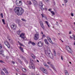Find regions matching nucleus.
I'll return each mask as SVG.
<instances>
[{"instance_id": "nucleus-20", "label": "nucleus", "mask_w": 75, "mask_h": 75, "mask_svg": "<svg viewBox=\"0 0 75 75\" xmlns=\"http://www.w3.org/2000/svg\"><path fill=\"white\" fill-rule=\"evenodd\" d=\"M40 7H42L43 6V4H42V3L41 2H40Z\"/></svg>"}, {"instance_id": "nucleus-5", "label": "nucleus", "mask_w": 75, "mask_h": 75, "mask_svg": "<svg viewBox=\"0 0 75 75\" xmlns=\"http://www.w3.org/2000/svg\"><path fill=\"white\" fill-rule=\"evenodd\" d=\"M16 4L17 5V6H20L22 4V2H21V1H19L18 0H17L16 1Z\"/></svg>"}, {"instance_id": "nucleus-17", "label": "nucleus", "mask_w": 75, "mask_h": 75, "mask_svg": "<svg viewBox=\"0 0 75 75\" xmlns=\"http://www.w3.org/2000/svg\"><path fill=\"white\" fill-rule=\"evenodd\" d=\"M19 48L21 50L22 52H24V50H23V49L21 47H19Z\"/></svg>"}, {"instance_id": "nucleus-42", "label": "nucleus", "mask_w": 75, "mask_h": 75, "mask_svg": "<svg viewBox=\"0 0 75 75\" xmlns=\"http://www.w3.org/2000/svg\"><path fill=\"white\" fill-rule=\"evenodd\" d=\"M44 66H45L47 65V63H44Z\"/></svg>"}, {"instance_id": "nucleus-24", "label": "nucleus", "mask_w": 75, "mask_h": 75, "mask_svg": "<svg viewBox=\"0 0 75 75\" xmlns=\"http://www.w3.org/2000/svg\"><path fill=\"white\" fill-rule=\"evenodd\" d=\"M1 75H5V74H4V73L2 71L1 72Z\"/></svg>"}, {"instance_id": "nucleus-55", "label": "nucleus", "mask_w": 75, "mask_h": 75, "mask_svg": "<svg viewBox=\"0 0 75 75\" xmlns=\"http://www.w3.org/2000/svg\"><path fill=\"white\" fill-rule=\"evenodd\" d=\"M70 38H71V39H72V38H73L72 37H71V36H70Z\"/></svg>"}, {"instance_id": "nucleus-9", "label": "nucleus", "mask_w": 75, "mask_h": 75, "mask_svg": "<svg viewBox=\"0 0 75 75\" xmlns=\"http://www.w3.org/2000/svg\"><path fill=\"white\" fill-rule=\"evenodd\" d=\"M38 45L39 47H42L43 46V44H42V42H39L38 43Z\"/></svg>"}, {"instance_id": "nucleus-48", "label": "nucleus", "mask_w": 75, "mask_h": 75, "mask_svg": "<svg viewBox=\"0 0 75 75\" xmlns=\"http://www.w3.org/2000/svg\"><path fill=\"white\" fill-rule=\"evenodd\" d=\"M17 33L19 34L20 33V32L18 31L17 32Z\"/></svg>"}, {"instance_id": "nucleus-63", "label": "nucleus", "mask_w": 75, "mask_h": 75, "mask_svg": "<svg viewBox=\"0 0 75 75\" xmlns=\"http://www.w3.org/2000/svg\"><path fill=\"white\" fill-rule=\"evenodd\" d=\"M74 45H75V42H74Z\"/></svg>"}, {"instance_id": "nucleus-52", "label": "nucleus", "mask_w": 75, "mask_h": 75, "mask_svg": "<svg viewBox=\"0 0 75 75\" xmlns=\"http://www.w3.org/2000/svg\"><path fill=\"white\" fill-rule=\"evenodd\" d=\"M48 10L49 11H50L51 10V9H49Z\"/></svg>"}, {"instance_id": "nucleus-14", "label": "nucleus", "mask_w": 75, "mask_h": 75, "mask_svg": "<svg viewBox=\"0 0 75 75\" xmlns=\"http://www.w3.org/2000/svg\"><path fill=\"white\" fill-rule=\"evenodd\" d=\"M33 3L34 5H36V4H37V1H35V0H33Z\"/></svg>"}, {"instance_id": "nucleus-36", "label": "nucleus", "mask_w": 75, "mask_h": 75, "mask_svg": "<svg viewBox=\"0 0 75 75\" xmlns=\"http://www.w3.org/2000/svg\"><path fill=\"white\" fill-rule=\"evenodd\" d=\"M18 62L20 64H22V62H21V61L20 60H19Z\"/></svg>"}, {"instance_id": "nucleus-32", "label": "nucleus", "mask_w": 75, "mask_h": 75, "mask_svg": "<svg viewBox=\"0 0 75 75\" xmlns=\"http://www.w3.org/2000/svg\"><path fill=\"white\" fill-rule=\"evenodd\" d=\"M41 8L42 10H44V8L42 7V6H41Z\"/></svg>"}, {"instance_id": "nucleus-8", "label": "nucleus", "mask_w": 75, "mask_h": 75, "mask_svg": "<svg viewBox=\"0 0 75 75\" xmlns=\"http://www.w3.org/2000/svg\"><path fill=\"white\" fill-rule=\"evenodd\" d=\"M11 27L13 30H16L17 27V26L13 24L11 25Z\"/></svg>"}, {"instance_id": "nucleus-56", "label": "nucleus", "mask_w": 75, "mask_h": 75, "mask_svg": "<svg viewBox=\"0 0 75 75\" xmlns=\"http://www.w3.org/2000/svg\"><path fill=\"white\" fill-rule=\"evenodd\" d=\"M57 26H59V25L58 24H57Z\"/></svg>"}, {"instance_id": "nucleus-6", "label": "nucleus", "mask_w": 75, "mask_h": 75, "mask_svg": "<svg viewBox=\"0 0 75 75\" xmlns=\"http://www.w3.org/2000/svg\"><path fill=\"white\" fill-rule=\"evenodd\" d=\"M41 70L44 73V74H47L48 72H47V70L44 68H42L41 69Z\"/></svg>"}, {"instance_id": "nucleus-21", "label": "nucleus", "mask_w": 75, "mask_h": 75, "mask_svg": "<svg viewBox=\"0 0 75 75\" xmlns=\"http://www.w3.org/2000/svg\"><path fill=\"white\" fill-rule=\"evenodd\" d=\"M50 66L53 69H54V70H55V67H54V66L52 64H50Z\"/></svg>"}, {"instance_id": "nucleus-53", "label": "nucleus", "mask_w": 75, "mask_h": 75, "mask_svg": "<svg viewBox=\"0 0 75 75\" xmlns=\"http://www.w3.org/2000/svg\"><path fill=\"white\" fill-rule=\"evenodd\" d=\"M41 16H42V18H43V17H44V16H43V14H41Z\"/></svg>"}, {"instance_id": "nucleus-13", "label": "nucleus", "mask_w": 75, "mask_h": 75, "mask_svg": "<svg viewBox=\"0 0 75 75\" xmlns=\"http://www.w3.org/2000/svg\"><path fill=\"white\" fill-rule=\"evenodd\" d=\"M3 71H5V73H8V71H7V69H6V68H4L3 69Z\"/></svg>"}, {"instance_id": "nucleus-51", "label": "nucleus", "mask_w": 75, "mask_h": 75, "mask_svg": "<svg viewBox=\"0 0 75 75\" xmlns=\"http://www.w3.org/2000/svg\"><path fill=\"white\" fill-rule=\"evenodd\" d=\"M45 23H46V24H48V22H47V21H45Z\"/></svg>"}, {"instance_id": "nucleus-45", "label": "nucleus", "mask_w": 75, "mask_h": 75, "mask_svg": "<svg viewBox=\"0 0 75 75\" xmlns=\"http://www.w3.org/2000/svg\"><path fill=\"white\" fill-rule=\"evenodd\" d=\"M9 41H10V40H11V41H10V42H12V41H13V40H11L10 39H9Z\"/></svg>"}, {"instance_id": "nucleus-59", "label": "nucleus", "mask_w": 75, "mask_h": 75, "mask_svg": "<svg viewBox=\"0 0 75 75\" xmlns=\"http://www.w3.org/2000/svg\"><path fill=\"white\" fill-rule=\"evenodd\" d=\"M45 10H47V8H45Z\"/></svg>"}, {"instance_id": "nucleus-54", "label": "nucleus", "mask_w": 75, "mask_h": 75, "mask_svg": "<svg viewBox=\"0 0 75 75\" xmlns=\"http://www.w3.org/2000/svg\"><path fill=\"white\" fill-rule=\"evenodd\" d=\"M69 34H71V32H69Z\"/></svg>"}, {"instance_id": "nucleus-43", "label": "nucleus", "mask_w": 75, "mask_h": 75, "mask_svg": "<svg viewBox=\"0 0 75 75\" xmlns=\"http://www.w3.org/2000/svg\"><path fill=\"white\" fill-rule=\"evenodd\" d=\"M73 38L74 39V40H75V35H73Z\"/></svg>"}, {"instance_id": "nucleus-47", "label": "nucleus", "mask_w": 75, "mask_h": 75, "mask_svg": "<svg viewBox=\"0 0 75 75\" xmlns=\"http://www.w3.org/2000/svg\"><path fill=\"white\" fill-rule=\"evenodd\" d=\"M59 21L61 23L62 22V20H59Z\"/></svg>"}, {"instance_id": "nucleus-18", "label": "nucleus", "mask_w": 75, "mask_h": 75, "mask_svg": "<svg viewBox=\"0 0 75 75\" xmlns=\"http://www.w3.org/2000/svg\"><path fill=\"white\" fill-rule=\"evenodd\" d=\"M31 56L33 58H34V59H35V56L33 54H32L31 55Z\"/></svg>"}, {"instance_id": "nucleus-49", "label": "nucleus", "mask_w": 75, "mask_h": 75, "mask_svg": "<svg viewBox=\"0 0 75 75\" xmlns=\"http://www.w3.org/2000/svg\"><path fill=\"white\" fill-rule=\"evenodd\" d=\"M43 37H45V35H42Z\"/></svg>"}, {"instance_id": "nucleus-23", "label": "nucleus", "mask_w": 75, "mask_h": 75, "mask_svg": "<svg viewBox=\"0 0 75 75\" xmlns=\"http://www.w3.org/2000/svg\"><path fill=\"white\" fill-rule=\"evenodd\" d=\"M48 40V41H49L51 43V44H53V42H52V41H51V38Z\"/></svg>"}, {"instance_id": "nucleus-39", "label": "nucleus", "mask_w": 75, "mask_h": 75, "mask_svg": "<svg viewBox=\"0 0 75 75\" xmlns=\"http://www.w3.org/2000/svg\"><path fill=\"white\" fill-rule=\"evenodd\" d=\"M71 15L72 17H73L74 16V14L72 13H71Z\"/></svg>"}, {"instance_id": "nucleus-10", "label": "nucleus", "mask_w": 75, "mask_h": 75, "mask_svg": "<svg viewBox=\"0 0 75 75\" xmlns=\"http://www.w3.org/2000/svg\"><path fill=\"white\" fill-rule=\"evenodd\" d=\"M47 54H50V53H51V51H50V48L48 47H47Z\"/></svg>"}, {"instance_id": "nucleus-16", "label": "nucleus", "mask_w": 75, "mask_h": 75, "mask_svg": "<svg viewBox=\"0 0 75 75\" xmlns=\"http://www.w3.org/2000/svg\"><path fill=\"white\" fill-rule=\"evenodd\" d=\"M65 74L66 75H69L68 74V71L67 70H65L64 71Z\"/></svg>"}, {"instance_id": "nucleus-11", "label": "nucleus", "mask_w": 75, "mask_h": 75, "mask_svg": "<svg viewBox=\"0 0 75 75\" xmlns=\"http://www.w3.org/2000/svg\"><path fill=\"white\" fill-rule=\"evenodd\" d=\"M49 56V57L50 58H53V55L51 53H50V54H47Z\"/></svg>"}, {"instance_id": "nucleus-27", "label": "nucleus", "mask_w": 75, "mask_h": 75, "mask_svg": "<svg viewBox=\"0 0 75 75\" xmlns=\"http://www.w3.org/2000/svg\"><path fill=\"white\" fill-rule=\"evenodd\" d=\"M53 52H54V56H56V52H55V51L54 50Z\"/></svg>"}, {"instance_id": "nucleus-60", "label": "nucleus", "mask_w": 75, "mask_h": 75, "mask_svg": "<svg viewBox=\"0 0 75 75\" xmlns=\"http://www.w3.org/2000/svg\"><path fill=\"white\" fill-rule=\"evenodd\" d=\"M41 34L42 35L43 34V33L42 31L41 32Z\"/></svg>"}, {"instance_id": "nucleus-41", "label": "nucleus", "mask_w": 75, "mask_h": 75, "mask_svg": "<svg viewBox=\"0 0 75 75\" xmlns=\"http://www.w3.org/2000/svg\"><path fill=\"white\" fill-rule=\"evenodd\" d=\"M48 64H49V65H50V64H51V62H47Z\"/></svg>"}, {"instance_id": "nucleus-25", "label": "nucleus", "mask_w": 75, "mask_h": 75, "mask_svg": "<svg viewBox=\"0 0 75 75\" xmlns=\"http://www.w3.org/2000/svg\"><path fill=\"white\" fill-rule=\"evenodd\" d=\"M40 25L42 28H44V25H43V23H42V22H41V24Z\"/></svg>"}, {"instance_id": "nucleus-19", "label": "nucleus", "mask_w": 75, "mask_h": 75, "mask_svg": "<svg viewBox=\"0 0 75 75\" xmlns=\"http://www.w3.org/2000/svg\"><path fill=\"white\" fill-rule=\"evenodd\" d=\"M22 71H23V72H25V71H26V69L24 68H23L22 69Z\"/></svg>"}, {"instance_id": "nucleus-38", "label": "nucleus", "mask_w": 75, "mask_h": 75, "mask_svg": "<svg viewBox=\"0 0 75 75\" xmlns=\"http://www.w3.org/2000/svg\"><path fill=\"white\" fill-rule=\"evenodd\" d=\"M1 17L2 18H3V14L2 13H1Z\"/></svg>"}, {"instance_id": "nucleus-12", "label": "nucleus", "mask_w": 75, "mask_h": 75, "mask_svg": "<svg viewBox=\"0 0 75 75\" xmlns=\"http://www.w3.org/2000/svg\"><path fill=\"white\" fill-rule=\"evenodd\" d=\"M44 41L45 44H47V45H48V44H49V43L48 42V41H47V39H44Z\"/></svg>"}, {"instance_id": "nucleus-7", "label": "nucleus", "mask_w": 75, "mask_h": 75, "mask_svg": "<svg viewBox=\"0 0 75 75\" xmlns=\"http://www.w3.org/2000/svg\"><path fill=\"white\" fill-rule=\"evenodd\" d=\"M29 67H30V68H32L33 69H34V68H35V66H34V64L32 62L30 63Z\"/></svg>"}, {"instance_id": "nucleus-30", "label": "nucleus", "mask_w": 75, "mask_h": 75, "mask_svg": "<svg viewBox=\"0 0 75 75\" xmlns=\"http://www.w3.org/2000/svg\"><path fill=\"white\" fill-rule=\"evenodd\" d=\"M51 13L52 14H53V15H54L55 14V13H54V12L53 11H50Z\"/></svg>"}, {"instance_id": "nucleus-2", "label": "nucleus", "mask_w": 75, "mask_h": 75, "mask_svg": "<svg viewBox=\"0 0 75 75\" xmlns=\"http://www.w3.org/2000/svg\"><path fill=\"white\" fill-rule=\"evenodd\" d=\"M39 34L36 33L35 34L34 37V38L35 40H38L39 38Z\"/></svg>"}, {"instance_id": "nucleus-26", "label": "nucleus", "mask_w": 75, "mask_h": 75, "mask_svg": "<svg viewBox=\"0 0 75 75\" xmlns=\"http://www.w3.org/2000/svg\"><path fill=\"white\" fill-rule=\"evenodd\" d=\"M18 42L19 43V45H21V46H23V47H24V46H23V44L21 43L20 42Z\"/></svg>"}, {"instance_id": "nucleus-35", "label": "nucleus", "mask_w": 75, "mask_h": 75, "mask_svg": "<svg viewBox=\"0 0 75 75\" xmlns=\"http://www.w3.org/2000/svg\"><path fill=\"white\" fill-rule=\"evenodd\" d=\"M0 62H1V63H4V62H3V61L1 60H0Z\"/></svg>"}, {"instance_id": "nucleus-57", "label": "nucleus", "mask_w": 75, "mask_h": 75, "mask_svg": "<svg viewBox=\"0 0 75 75\" xmlns=\"http://www.w3.org/2000/svg\"><path fill=\"white\" fill-rule=\"evenodd\" d=\"M41 23H42V21H41L40 22V25L41 24Z\"/></svg>"}, {"instance_id": "nucleus-4", "label": "nucleus", "mask_w": 75, "mask_h": 75, "mask_svg": "<svg viewBox=\"0 0 75 75\" xmlns=\"http://www.w3.org/2000/svg\"><path fill=\"white\" fill-rule=\"evenodd\" d=\"M25 34L24 33H21L20 34V37H21L22 39H23V40H26V38L24 36Z\"/></svg>"}, {"instance_id": "nucleus-64", "label": "nucleus", "mask_w": 75, "mask_h": 75, "mask_svg": "<svg viewBox=\"0 0 75 75\" xmlns=\"http://www.w3.org/2000/svg\"><path fill=\"white\" fill-rule=\"evenodd\" d=\"M62 6H64V4H62Z\"/></svg>"}, {"instance_id": "nucleus-44", "label": "nucleus", "mask_w": 75, "mask_h": 75, "mask_svg": "<svg viewBox=\"0 0 75 75\" xmlns=\"http://www.w3.org/2000/svg\"><path fill=\"white\" fill-rule=\"evenodd\" d=\"M47 38L48 40L49 39H50V37L49 36H47Z\"/></svg>"}, {"instance_id": "nucleus-62", "label": "nucleus", "mask_w": 75, "mask_h": 75, "mask_svg": "<svg viewBox=\"0 0 75 75\" xmlns=\"http://www.w3.org/2000/svg\"><path fill=\"white\" fill-rule=\"evenodd\" d=\"M48 27H50V25H48V24H47Z\"/></svg>"}, {"instance_id": "nucleus-37", "label": "nucleus", "mask_w": 75, "mask_h": 75, "mask_svg": "<svg viewBox=\"0 0 75 75\" xmlns=\"http://www.w3.org/2000/svg\"><path fill=\"white\" fill-rule=\"evenodd\" d=\"M61 59H62V61H63V57H62V56H61Z\"/></svg>"}, {"instance_id": "nucleus-46", "label": "nucleus", "mask_w": 75, "mask_h": 75, "mask_svg": "<svg viewBox=\"0 0 75 75\" xmlns=\"http://www.w3.org/2000/svg\"><path fill=\"white\" fill-rule=\"evenodd\" d=\"M29 4L30 5V4H31V1H29Z\"/></svg>"}, {"instance_id": "nucleus-50", "label": "nucleus", "mask_w": 75, "mask_h": 75, "mask_svg": "<svg viewBox=\"0 0 75 75\" xmlns=\"http://www.w3.org/2000/svg\"><path fill=\"white\" fill-rule=\"evenodd\" d=\"M12 63L13 64H15V62L14 61H12Z\"/></svg>"}, {"instance_id": "nucleus-34", "label": "nucleus", "mask_w": 75, "mask_h": 75, "mask_svg": "<svg viewBox=\"0 0 75 75\" xmlns=\"http://www.w3.org/2000/svg\"><path fill=\"white\" fill-rule=\"evenodd\" d=\"M21 20H22V21H26L25 20V19H23V18H22Z\"/></svg>"}, {"instance_id": "nucleus-58", "label": "nucleus", "mask_w": 75, "mask_h": 75, "mask_svg": "<svg viewBox=\"0 0 75 75\" xmlns=\"http://www.w3.org/2000/svg\"><path fill=\"white\" fill-rule=\"evenodd\" d=\"M21 58H24V57H23L22 56H21Z\"/></svg>"}, {"instance_id": "nucleus-1", "label": "nucleus", "mask_w": 75, "mask_h": 75, "mask_svg": "<svg viewBox=\"0 0 75 75\" xmlns=\"http://www.w3.org/2000/svg\"><path fill=\"white\" fill-rule=\"evenodd\" d=\"M14 10L16 13L17 14L18 16H20L23 14V13H24V10L22 8L19 7H15L14 9Z\"/></svg>"}, {"instance_id": "nucleus-31", "label": "nucleus", "mask_w": 75, "mask_h": 75, "mask_svg": "<svg viewBox=\"0 0 75 75\" xmlns=\"http://www.w3.org/2000/svg\"><path fill=\"white\" fill-rule=\"evenodd\" d=\"M2 22L4 23V24H5V22L4 21V19H2Z\"/></svg>"}, {"instance_id": "nucleus-22", "label": "nucleus", "mask_w": 75, "mask_h": 75, "mask_svg": "<svg viewBox=\"0 0 75 75\" xmlns=\"http://www.w3.org/2000/svg\"><path fill=\"white\" fill-rule=\"evenodd\" d=\"M0 52H1V54H2L3 56H4V54H3V50H1L0 51Z\"/></svg>"}, {"instance_id": "nucleus-40", "label": "nucleus", "mask_w": 75, "mask_h": 75, "mask_svg": "<svg viewBox=\"0 0 75 75\" xmlns=\"http://www.w3.org/2000/svg\"><path fill=\"white\" fill-rule=\"evenodd\" d=\"M2 48V45L0 44V49H1Z\"/></svg>"}, {"instance_id": "nucleus-61", "label": "nucleus", "mask_w": 75, "mask_h": 75, "mask_svg": "<svg viewBox=\"0 0 75 75\" xmlns=\"http://www.w3.org/2000/svg\"><path fill=\"white\" fill-rule=\"evenodd\" d=\"M37 62H39V61H38V60H37Z\"/></svg>"}, {"instance_id": "nucleus-3", "label": "nucleus", "mask_w": 75, "mask_h": 75, "mask_svg": "<svg viewBox=\"0 0 75 75\" xmlns=\"http://www.w3.org/2000/svg\"><path fill=\"white\" fill-rule=\"evenodd\" d=\"M66 48L67 51H68V52H69L70 53H71L72 52V49H71V48H70L69 46H66Z\"/></svg>"}, {"instance_id": "nucleus-28", "label": "nucleus", "mask_w": 75, "mask_h": 75, "mask_svg": "<svg viewBox=\"0 0 75 75\" xmlns=\"http://www.w3.org/2000/svg\"><path fill=\"white\" fill-rule=\"evenodd\" d=\"M64 3H65V4H66V3H67L68 2V0H64Z\"/></svg>"}, {"instance_id": "nucleus-15", "label": "nucleus", "mask_w": 75, "mask_h": 75, "mask_svg": "<svg viewBox=\"0 0 75 75\" xmlns=\"http://www.w3.org/2000/svg\"><path fill=\"white\" fill-rule=\"evenodd\" d=\"M30 44H32V45H35V43L33 42H32L31 41L29 42V43L28 44H30Z\"/></svg>"}, {"instance_id": "nucleus-33", "label": "nucleus", "mask_w": 75, "mask_h": 75, "mask_svg": "<svg viewBox=\"0 0 75 75\" xmlns=\"http://www.w3.org/2000/svg\"><path fill=\"white\" fill-rule=\"evenodd\" d=\"M45 67H46L47 68H49V66L47 64L45 66Z\"/></svg>"}, {"instance_id": "nucleus-29", "label": "nucleus", "mask_w": 75, "mask_h": 75, "mask_svg": "<svg viewBox=\"0 0 75 75\" xmlns=\"http://www.w3.org/2000/svg\"><path fill=\"white\" fill-rule=\"evenodd\" d=\"M8 44V43L7 42H5V44L6 45H7V44Z\"/></svg>"}]
</instances>
